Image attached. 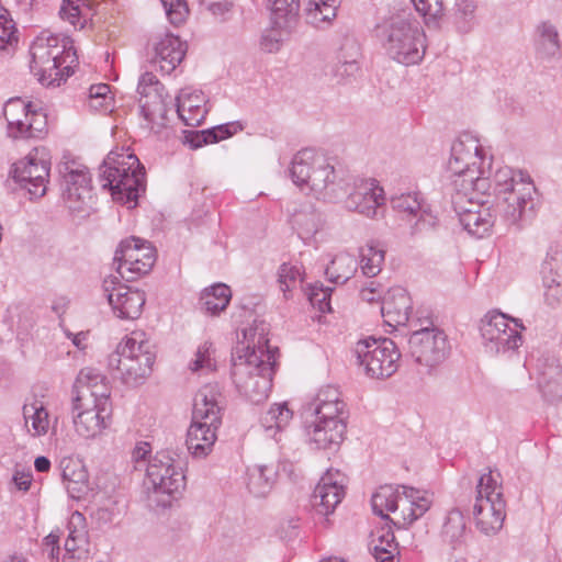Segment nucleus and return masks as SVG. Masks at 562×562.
<instances>
[{"label": "nucleus", "instance_id": "20", "mask_svg": "<svg viewBox=\"0 0 562 562\" xmlns=\"http://www.w3.org/2000/svg\"><path fill=\"white\" fill-rule=\"evenodd\" d=\"M103 291L116 317L136 319L140 316L146 302L143 291L122 284L115 276L103 280Z\"/></svg>", "mask_w": 562, "mask_h": 562}, {"label": "nucleus", "instance_id": "48", "mask_svg": "<svg viewBox=\"0 0 562 562\" xmlns=\"http://www.w3.org/2000/svg\"><path fill=\"white\" fill-rule=\"evenodd\" d=\"M296 29L297 27H288V25L272 23L271 29L267 30L261 36V48L268 53L278 52L281 46L291 38Z\"/></svg>", "mask_w": 562, "mask_h": 562}, {"label": "nucleus", "instance_id": "5", "mask_svg": "<svg viewBox=\"0 0 562 562\" xmlns=\"http://www.w3.org/2000/svg\"><path fill=\"white\" fill-rule=\"evenodd\" d=\"M222 393L217 384L202 386L194 397L192 423L187 432L188 450L195 458L206 457L217 439L222 423Z\"/></svg>", "mask_w": 562, "mask_h": 562}, {"label": "nucleus", "instance_id": "25", "mask_svg": "<svg viewBox=\"0 0 562 562\" xmlns=\"http://www.w3.org/2000/svg\"><path fill=\"white\" fill-rule=\"evenodd\" d=\"M311 405L314 411L315 419L347 423V404L336 386L326 385L321 387Z\"/></svg>", "mask_w": 562, "mask_h": 562}, {"label": "nucleus", "instance_id": "3", "mask_svg": "<svg viewBox=\"0 0 562 562\" xmlns=\"http://www.w3.org/2000/svg\"><path fill=\"white\" fill-rule=\"evenodd\" d=\"M454 190H479L490 192L492 172V158L485 156L484 149L477 138L465 134L453 142L451 156L448 161Z\"/></svg>", "mask_w": 562, "mask_h": 562}, {"label": "nucleus", "instance_id": "10", "mask_svg": "<svg viewBox=\"0 0 562 562\" xmlns=\"http://www.w3.org/2000/svg\"><path fill=\"white\" fill-rule=\"evenodd\" d=\"M145 485L149 501L169 507L186 487V476L179 462L167 451L157 452L146 465Z\"/></svg>", "mask_w": 562, "mask_h": 562}, {"label": "nucleus", "instance_id": "38", "mask_svg": "<svg viewBox=\"0 0 562 562\" xmlns=\"http://www.w3.org/2000/svg\"><path fill=\"white\" fill-rule=\"evenodd\" d=\"M247 487L256 497L267 496L276 482L277 472L273 467L254 465L247 471Z\"/></svg>", "mask_w": 562, "mask_h": 562}, {"label": "nucleus", "instance_id": "23", "mask_svg": "<svg viewBox=\"0 0 562 562\" xmlns=\"http://www.w3.org/2000/svg\"><path fill=\"white\" fill-rule=\"evenodd\" d=\"M344 484L345 475L338 470H328L322 476L312 496V504L318 514L328 516L334 512L345 494Z\"/></svg>", "mask_w": 562, "mask_h": 562}, {"label": "nucleus", "instance_id": "27", "mask_svg": "<svg viewBox=\"0 0 562 562\" xmlns=\"http://www.w3.org/2000/svg\"><path fill=\"white\" fill-rule=\"evenodd\" d=\"M412 301L405 289L392 288L382 301L381 314L391 327L404 326L409 322Z\"/></svg>", "mask_w": 562, "mask_h": 562}, {"label": "nucleus", "instance_id": "49", "mask_svg": "<svg viewBox=\"0 0 562 562\" xmlns=\"http://www.w3.org/2000/svg\"><path fill=\"white\" fill-rule=\"evenodd\" d=\"M89 7L87 0H63L59 15L74 27H83L88 19Z\"/></svg>", "mask_w": 562, "mask_h": 562}, {"label": "nucleus", "instance_id": "64", "mask_svg": "<svg viewBox=\"0 0 562 562\" xmlns=\"http://www.w3.org/2000/svg\"><path fill=\"white\" fill-rule=\"evenodd\" d=\"M59 536L55 532H50L43 540V548L48 552V557L52 561L58 560V555L60 552L59 548Z\"/></svg>", "mask_w": 562, "mask_h": 562}, {"label": "nucleus", "instance_id": "43", "mask_svg": "<svg viewBox=\"0 0 562 562\" xmlns=\"http://www.w3.org/2000/svg\"><path fill=\"white\" fill-rule=\"evenodd\" d=\"M106 376L94 368H83L78 373L74 384V398L72 401H85V404H91V390H93L100 382L104 381Z\"/></svg>", "mask_w": 562, "mask_h": 562}, {"label": "nucleus", "instance_id": "28", "mask_svg": "<svg viewBox=\"0 0 562 562\" xmlns=\"http://www.w3.org/2000/svg\"><path fill=\"white\" fill-rule=\"evenodd\" d=\"M538 386L550 403L562 400V366L554 357H543L538 361Z\"/></svg>", "mask_w": 562, "mask_h": 562}, {"label": "nucleus", "instance_id": "35", "mask_svg": "<svg viewBox=\"0 0 562 562\" xmlns=\"http://www.w3.org/2000/svg\"><path fill=\"white\" fill-rule=\"evenodd\" d=\"M535 48L542 59H551L559 56L561 42L557 26L550 21L540 22L535 31Z\"/></svg>", "mask_w": 562, "mask_h": 562}, {"label": "nucleus", "instance_id": "53", "mask_svg": "<svg viewBox=\"0 0 562 562\" xmlns=\"http://www.w3.org/2000/svg\"><path fill=\"white\" fill-rule=\"evenodd\" d=\"M333 289L324 286L323 284L315 283L311 285L307 294L308 301L314 307H317L321 312H330V294Z\"/></svg>", "mask_w": 562, "mask_h": 562}, {"label": "nucleus", "instance_id": "55", "mask_svg": "<svg viewBox=\"0 0 562 562\" xmlns=\"http://www.w3.org/2000/svg\"><path fill=\"white\" fill-rule=\"evenodd\" d=\"M89 393L92 398L91 405L100 406L101 411L105 413L112 412L111 386L106 378Z\"/></svg>", "mask_w": 562, "mask_h": 562}, {"label": "nucleus", "instance_id": "40", "mask_svg": "<svg viewBox=\"0 0 562 562\" xmlns=\"http://www.w3.org/2000/svg\"><path fill=\"white\" fill-rule=\"evenodd\" d=\"M271 22L297 27L300 22V0H269Z\"/></svg>", "mask_w": 562, "mask_h": 562}, {"label": "nucleus", "instance_id": "37", "mask_svg": "<svg viewBox=\"0 0 562 562\" xmlns=\"http://www.w3.org/2000/svg\"><path fill=\"white\" fill-rule=\"evenodd\" d=\"M293 412L288 407L286 403L272 404L260 417V424L268 437L280 441L278 434H281L290 424Z\"/></svg>", "mask_w": 562, "mask_h": 562}, {"label": "nucleus", "instance_id": "22", "mask_svg": "<svg viewBox=\"0 0 562 562\" xmlns=\"http://www.w3.org/2000/svg\"><path fill=\"white\" fill-rule=\"evenodd\" d=\"M385 202L384 191L375 179H360L346 199V207L367 217H375Z\"/></svg>", "mask_w": 562, "mask_h": 562}, {"label": "nucleus", "instance_id": "24", "mask_svg": "<svg viewBox=\"0 0 562 562\" xmlns=\"http://www.w3.org/2000/svg\"><path fill=\"white\" fill-rule=\"evenodd\" d=\"M72 422L76 432L83 438H94L109 425L112 412L105 413L100 406L72 401Z\"/></svg>", "mask_w": 562, "mask_h": 562}, {"label": "nucleus", "instance_id": "59", "mask_svg": "<svg viewBox=\"0 0 562 562\" xmlns=\"http://www.w3.org/2000/svg\"><path fill=\"white\" fill-rule=\"evenodd\" d=\"M201 3L206 7L214 18L222 21L229 18L234 7V0H210Z\"/></svg>", "mask_w": 562, "mask_h": 562}, {"label": "nucleus", "instance_id": "30", "mask_svg": "<svg viewBox=\"0 0 562 562\" xmlns=\"http://www.w3.org/2000/svg\"><path fill=\"white\" fill-rule=\"evenodd\" d=\"M22 415L24 420V429L27 435L33 438H40L46 436L50 428L56 429L55 419L52 424L50 415L44 402L33 397L22 406Z\"/></svg>", "mask_w": 562, "mask_h": 562}, {"label": "nucleus", "instance_id": "56", "mask_svg": "<svg viewBox=\"0 0 562 562\" xmlns=\"http://www.w3.org/2000/svg\"><path fill=\"white\" fill-rule=\"evenodd\" d=\"M412 2L416 11L426 19V23L442 15V0H412Z\"/></svg>", "mask_w": 562, "mask_h": 562}, {"label": "nucleus", "instance_id": "32", "mask_svg": "<svg viewBox=\"0 0 562 562\" xmlns=\"http://www.w3.org/2000/svg\"><path fill=\"white\" fill-rule=\"evenodd\" d=\"M452 204L459 216L460 224L469 234L483 237L490 232L494 223V217L490 209L481 211L465 210L461 194L452 196Z\"/></svg>", "mask_w": 562, "mask_h": 562}, {"label": "nucleus", "instance_id": "29", "mask_svg": "<svg viewBox=\"0 0 562 562\" xmlns=\"http://www.w3.org/2000/svg\"><path fill=\"white\" fill-rule=\"evenodd\" d=\"M177 113L187 126H199L207 113L205 94L191 88L182 89L177 97Z\"/></svg>", "mask_w": 562, "mask_h": 562}, {"label": "nucleus", "instance_id": "52", "mask_svg": "<svg viewBox=\"0 0 562 562\" xmlns=\"http://www.w3.org/2000/svg\"><path fill=\"white\" fill-rule=\"evenodd\" d=\"M78 65V56L72 45H59V52L52 63V70H74Z\"/></svg>", "mask_w": 562, "mask_h": 562}, {"label": "nucleus", "instance_id": "2", "mask_svg": "<svg viewBox=\"0 0 562 562\" xmlns=\"http://www.w3.org/2000/svg\"><path fill=\"white\" fill-rule=\"evenodd\" d=\"M267 339L260 336L258 348L240 342L233 352L232 378L238 391L251 403L263 402L272 386L271 357L265 351Z\"/></svg>", "mask_w": 562, "mask_h": 562}, {"label": "nucleus", "instance_id": "34", "mask_svg": "<svg viewBox=\"0 0 562 562\" xmlns=\"http://www.w3.org/2000/svg\"><path fill=\"white\" fill-rule=\"evenodd\" d=\"M544 301L555 307L562 304V261L550 257L542 265Z\"/></svg>", "mask_w": 562, "mask_h": 562}, {"label": "nucleus", "instance_id": "15", "mask_svg": "<svg viewBox=\"0 0 562 562\" xmlns=\"http://www.w3.org/2000/svg\"><path fill=\"white\" fill-rule=\"evenodd\" d=\"M64 177L63 198L70 212L80 216L89 215L95 205V194L87 167L76 162L65 164L60 169Z\"/></svg>", "mask_w": 562, "mask_h": 562}, {"label": "nucleus", "instance_id": "41", "mask_svg": "<svg viewBox=\"0 0 562 562\" xmlns=\"http://www.w3.org/2000/svg\"><path fill=\"white\" fill-rule=\"evenodd\" d=\"M442 540L453 550L461 548L465 541V520L460 510L449 512L441 531Z\"/></svg>", "mask_w": 562, "mask_h": 562}, {"label": "nucleus", "instance_id": "47", "mask_svg": "<svg viewBox=\"0 0 562 562\" xmlns=\"http://www.w3.org/2000/svg\"><path fill=\"white\" fill-rule=\"evenodd\" d=\"M293 223L299 229L300 236L308 238L324 226L325 217L321 212L311 209L297 212L293 217Z\"/></svg>", "mask_w": 562, "mask_h": 562}, {"label": "nucleus", "instance_id": "45", "mask_svg": "<svg viewBox=\"0 0 562 562\" xmlns=\"http://www.w3.org/2000/svg\"><path fill=\"white\" fill-rule=\"evenodd\" d=\"M232 297L231 289L223 283L205 289L201 295V304L212 315L224 311Z\"/></svg>", "mask_w": 562, "mask_h": 562}, {"label": "nucleus", "instance_id": "62", "mask_svg": "<svg viewBox=\"0 0 562 562\" xmlns=\"http://www.w3.org/2000/svg\"><path fill=\"white\" fill-rule=\"evenodd\" d=\"M91 101H99L91 104L94 108L102 106L108 100H112L110 86L106 83L92 85L89 89Z\"/></svg>", "mask_w": 562, "mask_h": 562}, {"label": "nucleus", "instance_id": "26", "mask_svg": "<svg viewBox=\"0 0 562 562\" xmlns=\"http://www.w3.org/2000/svg\"><path fill=\"white\" fill-rule=\"evenodd\" d=\"M347 423L314 419L307 428L310 441L317 449L337 451L345 440Z\"/></svg>", "mask_w": 562, "mask_h": 562}, {"label": "nucleus", "instance_id": "1", "mask_svg": "<svg viewBox=\"0 0 562 562\" xmlns=\"http://www.w3.org/2000/svg\"><path fill=\"white\" fill-rule=\"evenodd\" d=\"M491 190L496 199V215L506 225L518 226L532 214L537 190L528 173L499 167L492 176Z\"/></svg>", "mask_w": 562, "mask_h": 562}, {"label": "nucleus", "instance_id": "8", "mask_svg": "<svg viewBox=\"0 0 562 562\" xmlns=\"http://www.w3.org/2000/svg\"><path fill=\"white\" fill-rule=\"evenodd\" d=\"M372 509L382 518H389L398 528H407L425 515L432 504L431 494L411 486L397 488L381 486L372 496Z\"/></svg>", "mask_w": 562, "mask_h": 562}, {"label": "nucleus", "instance_id": "19", "mask_svg": "<svg viewBox=\"0 0 562 562\" xmlns=\"http://www.w3.org/2000/svg\"><path fill=\"white\" fill-rule=\"evenodd\" d=\"M162 89L154 72H143L138 79L140 115L155 133H159L167 125V106L162 99Z\"/></svg>", "mask_w": 562, "mask_h": 562}, {"label": "nucleus", "instance_id": "16", "mask_svg": "<svg viewBox=\"0 0 562 562\" xmlns=\"http://www.w3.org/2000/svg\"><path fill=\"white\" fill-rule=\"evenodd\" d=\"M156 261V249L144 239L131 237L122 240L115 251L114 262L121 279L128 282L147 274Z\"/></svg>", "mask_w": 562, "mask_h": 562}, {"label": "nucleus", "instance_id": "4", "mask_svg": "<svg viewBox=\"0 0 562 562\" xmlns=\"http://www.w3.org/2000/svg\"><path fill=\"white\" fill-rule=\"evenodd\" d=\"M290 176L302 190L307 189L316 199L334 202L344 194V180L330 160L313 149H302L292 159Z\"/></svg>", "mask_w": 562, "mask_h": 562}, {"label": "nucleus", "instance_id": "6", "mask_svg": "<svg viewBox=\"0 0 562 562\" xmlns=\"http://www.w3.org/2000/svg\"><path fill=\"white\" fill-rule=\"evenodd\" d=\"M103 189H109L114 200L136 202L145 191V171L138 158L128 150H112L99 168Z\"/></svg>", "mask_w": 562, "mask_h": 562}, {"label": "nucleus", "instance_id": "58", "mask_svg": "<svg viewBox=\"0 0 562 562\" xmlns=\"http://www.w3.org/2000/svg\"><path fill=\"white\" fill-rule=\"evenodd\" d=\"M15 37V29L13 21L8 18V11L3 10L0 14V49L11 45Z\"/></svg>", "mask_w": 562, "mask_h": 562}, {"label": "nucleus", "instance_id": "61", "mask_svg": "<svg viewBox=\"0 0 562 562\" xmlns=\"http://www.w3.org/2000/svg\"><path fill=\"white\" fill-rule=\"evenodd\" d=\"M36 80L44 87L55 88L65 83L72 72H34Z\"/></svg>", "mask_w": 562, "mask_h": 562}, {"label": "nucleus", "instance_id": "50", "mask_svg": "<svg viewBox=\"0 0 562 562\" xmlns=\"http://www.w3.org/2000/svg\"><path fill=\"white\" fill-rule=\"evenodd\" d=\"M278 282L285 299H289V292L302 282V272L299 266L282 263L278 271Z\"/></svg>", "mask_w": 562, "mask_h": 562}, {"label": "nucleus", "instance_id": "42", "mask_svg": "<svg viewBox=\"0 0 562 562\" xmlns=\"http://www.w3.org/2000/svg\"><path fill=\"white\" fill-rule=\"evenodd\" d=\"M372 554L376 562H398L400 551L391 530L382 529L371 541Z\"/></svg>", "mask_w": 562, "mask_h": 562}, {"label": "nucleus", "instance_id": "9", "mask_svg": "<svg viewBox=\"0 0 562 562\" xmlns=\"http://www.w3.org/2000/svg\"><path fill=\"white\" fill-rule=\"evenodd\" d=\"M155 353L142 331H134L109 357V368L124 384H142L151 373Z\"/></svg>", "mask_w": 562, "mask_h": 562}, {"label": "nucleus", "instance_id": "57", "mask_svg": "<svg viewBox=\"0 0 562 562\" xmlns=\"http://www.w3.org/2000/svg\"><path fill=\"white\" fill-rule=\"evenodd\" d=\"M161 3L170 23L178 25L186 20L188 8L183 0H161Z\"/></svg>", "mask_w": 562, "mask_h": 562}, {"label": "nucleus", "instance_id": "13", "mask_svg": "<svg viewBox=\"0 0 562 562\" xmlns=\"http://www.w3.org/2000/svg\"><path fill=\"white\" fill-rule=\"evenodd\" d=\"M50 159L46 147H35L24 158L12 165V178L32 196L41 198L47 190Z\"/></svg>", "mask_w": 562, "mask_h": 562}, {"label": "nucleus", "instance_id": "18", "mask_svg": "<svg viewBox=\"0 0 562 562\" xmlns=\"http://www.w3.org/2000/svg\"><path fill=\"white\" fill-rule=\"evenodd\" d=\"M518 323L499 312H490L481 321V336L490 352L505 353L521 344Z\"/></svg>", "mask_w": 562, "mask_h": 562}, {"label": "nucleus", "instance_id": "14", "mask_svg": "<svg viewBox=\"0 0 562 562\" xmlns=\"http://www.w3.org/2000/svg\"><path fill=\"white\" fill-rule=\"evenodd\" d=\"M8 134L12 138H43L47 133V117L43 111L33 110L30 102L11 98L3 106Z\"/></svg>", "mask_w": 562, "mask_h": 562}, {"label": "nucleus", "instance_id": "21", "mask_svg": "<svg viewBox=\"0 0 562 562\" xmlns=\"http://www.w3.org/2000/svg\"><path fill=\"white\" fill-rule=\"evenodd\" d=\"M408 342L416 362L428 368L440 364L448 355L447 337L438 328H417Z\"/></svg>", "mask_w": 562, "mask_h": 562}, {"label": "nucleus", "instance_id": "60", "mask_svg": "<svg viewBox=\"0 0 562 562\" xmlns=\"http://www.w3.org/2000/svg\"><path fill=\"white\" fill-rule=\"evenodd\" d=\"M89 543L83 531L70 530L65 541V553H74L80 549H89Z\"/></svg>", "mask_w": 562, "mask_h": 562}, {"label": "nucleus", "instance_id": "7", "mask_svg": "<svg viewBox=\"0 0 562 562\" xmlns=\"http://www.w3.org/2000/svg\"><path fill=\"white\" fill-rule=\"evenodd\" d=\"M378 37L387 55L403 66H413L425 54V34L409 14L393 15L378 26Z\"/></svg>", "mask_w": 562, "mask_h": 562}, {"label": "nucleus", "instance_id": "31", "mask_svg": "<svg viewBox=\"0 0 562 562\" xmlns=\"http://www.w3.org/2000/svg\"><path fill=\"white\" fill-rule=\"evenodd\" d=\"M59 36L49 31L41 32L30 46L31 70H52V63L59 52Z\"/></svg>", "mask_w": 562, "mask_h": 562}, {"label": "nucleus", "instance_id": "39", "mask_svg": "<svg viewBox=\"0 0 562 562\" xmlns=\"http://www.w3.org/2000/svg\"><path fill=\"white\" fill-rule=\"evenodd\" d=\"M360 269L367 277H375L381 270L385 259V249L376 240H369L359 249Z\"/></svg>", "mask_w": 562, "mask_h": 562}, {"label": "nucleus", "instance_id": "46", "mask_svg": "<svg viewBox=\"0 0 562 562\" xmlns=\"http://www.w3.org/2000/svg\"><path fill=\"white\" fill-rule=\"evenodd\" d=\"M340 0H306L305 14L308 23L318 26L336 16Z\"/></svg>", "mask_w": 562, "mask_h": 562}, {"label": "nucleus", "instance_id": "17", "mask_svg": "<svg viewBox=\"0 0 562 562\" xmlns=\"http://www.w3.org/2000/svg\"><path fill=\"white\" fill-rule=\"evenodd\" d=\"M391 206L412 237L427 234L437 226V216L419 192L394 195L391 198Z\"/></svg>", "mask_w": 562, "mask_h": 562}, {"label": "nucleus", "instance_id": "51", "mask_svg": "<svg viewBox=\"0 0 562 562\" xmlns=\"http://www.w3.org/2000/svg\"><path fill=\"white\" fill-rule=\"evenodd\" d=\"M189 368L192 372L202 373L215 370L216 363L212 344L204 342L198 348L195 359L190 363Z\"/></svg>", "mask_w": 562, "mask_h": 562}, {"label": "nucleus", "instance_id": "12", "mask_svg": "<svg viewBox=\"0 0 562 562\" xmlns=\"http://www.w3.org/2000/svg\"><path fill=\"white\" fill-rule=\"evenodd\" d=\"M357 362L363 372L372 379H386L398 369L401 353L389 338H366L359 340L353 349Z\"/></svg>", "mask_w": 562, "mask_h": 562}, {"label": "nucleus", "instance_id": "63", "mask_svg": "<svg viewBox=\"0 0 562 562\" xmlns=\"http://www.w3.org/2000/svg\"><path fill=\"white\" fill-rule=\"evenodd\" d=\"M237 131V126L234 124L218 125L207 130V136L212 144L223 140Z\"/></svg>", "mask_w": 562, "mask_h": 562}, {"label": "nucleus", "instance_id": "44", "mask_svg": "<svg viewBox=\"0 0 562 562\" xmlns=\"http://www.w3.org/2000/svg\"><path fill=\"white\" fill-rule=\"evenodd\" d=\"M357 270L355 257L347 252L336 255L326 267L325 273L330 282L345 283Z\"/></svg>", "mask_w": 562, "mask_h": 562}, {"label": "nucleus", "instance_id": "36", "mask_svg": "<svg viewBox=\"0 0 562 562\" xmlns=\"http://www.w3.org/2000/svg\"><path fill=\"white\" fill-rule=\"evenodd\" d=\"M59 467L68 492L72 497H79V494L87 490L88 483V473L83 463L79 459L65 457L60 460Z\"/></svg>", "mask_w": 562, "mask_h": 562}, {"label": "nucleus", "instance_id": "54", "mask_svg": "<svg viewBox=\"0 0 562 562\" xmlns=\"http://www.w3.org/2000/svg\"><path fill=\"white\" fill-rule=\"evenodd\" d=\"M476 5L471 0H461L457 3L456 19L462 32H469L474 21Z\"/></svg>", "mask_w": 562, "mask_h": 562}, {"label": "nucleus", "instance_id": "33", "mask_svg": "<svg viewBox=\"0 0 562 562\" xmlns=\"http://www.w3.org/2000/svg\"><path fill=\"white\" fill-rule=\"evenodd\" d=\"M186 55V46L178 36L167 34L155 46L154 67L159 70H176Z\"/></svg>", "mask_w": 562, "mask_h": 562}, {"label": "nucleus", "instance_id": "11", "mask_svg": "<svg viewBox=\"0 0 562 562\" xmlns=\"http://www.w3.org/2000/svg\"><path fill=\"white\" fill-rule=\"evenodd\" d=\"M499 473L488 471L481 475L476 485L473 518L476 529L485 536L501 531L506 518V502Z\"/></svg>", "mask_w": 562, "mask_h": 562}]
</instances>
